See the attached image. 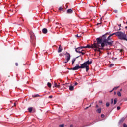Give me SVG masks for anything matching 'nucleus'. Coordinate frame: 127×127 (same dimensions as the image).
<instances>
[{
  "instance_id": "1",
  "label": "nucleus",
  "mask_w": 127,
  "mask_h": 127,
  "mask_svg": "<svg viewBox=\"0 0 127 127\" xmlns=\"http://www.w3.org/2000/svg\"><path fill=\"white\" fill-rule=\"evenodd\" d=\"M113 35H115L114 33L109 35L107 39L103 40V42L101 43V47H105V46H109V45L112 46L113 45V43L114 41H112L111 40V37H112Z\"/></svg>"
},
{
  "instance_id": "2",
  "label": "nucleus",
  "mask_w": 127,
  "mask_h": 127,
  "mask_svg": "<svg viewBox=\"0 0 127 127\" xmlns=\"http://www.w3.org/2000/svg\"><path fill=\"white\" fill-rule=\"evenodd\" d=\"M97 42L96 43H94L93 44L95 45V49H94V51H99V52H101L100 50H103L104 49V47H102V39L100 38H97L96 39ZM102 47V48H100Z\"/></svg>"
},
{
  "instance_id": "3",
  "label": "nucleus",
  "mask_w": 127,
  "mask_h": 127,
  "mask_svg": "<svg viewBox=\"0 0 127 127\" xmlns=\"http://www.w3.org/2000/svg\"><path fill=\"white\" fill-rule=\"evenodd\" d=\"M114 35L118 36V38L121 40H126L127 41V35L125 33H123L122 32H117L114 33Z\"/></svg>"
},
{
  "instance_id": "4",
  "label": "nucleus",
  "mask_w": 127,
  "mask_h": 127,
  "mask_svg": "<svg viewBox=\"0 0 127 127\" xmlns=\"http://www.w3.org/2000/svg\"><path fill=\"white\" fill-rule=\"evenodd\" d=\"M92 61H87L84 62L83 64H81L80 66V69H86V71L88 72L89 71V65L92 64Z\"/></svg>"
},
{
  "instance_id": "5",
  "label": "nucleus",
  "mask_w": 127,
  "mask_h": 127,
  "mask_svg": "<svg viewBox=\"0 0 127 127\" xmlns=\"http://www.w3.org/2000/svg\"><path fill=\"white\" fill-rule=\"evenodd\" d=\"M30 41L31 42V43L34 45V46H35V35H34V33L32 32H30Z\"/></svg>"
},
{
  "instance_id": "6",
  "label": "nucleus",
  "mask_w": 127,
  "mask_h": 127,
  "mask_svg": "<svg viewBox=\"0 0 127 127\" xmlns=\"http://www.w3.org/2000/svg\"><path fill=\"white\" fill-rule=\"evenodd\" d=\"M65 55L66 56L65 59L66 61L64 62V63H68V62L70 61V59H71V55L70 54V53L66 52Z\"/></svg>"
},
{
  "instance_id": "7",
  "label": "nucleus",
  "mask_w": 127,
  "mask_h": 127,
  "mask_svg": "<svg viewBox=\"0 0 127 127\" xmlns=\"http://www.w3.org/2000/svg\"><path fill=\"white\" fill-rule=\"evenodd\" d=\"M79 69H81V67L79 66V64H76V66H75L74 67L70 68L69 69L73 70V71H76V70H79Z\"/></svg>"
},
{
  "instance_id": "8",
  "label": "nucleus",
  "mask_w": 127,
  "mask_h": 127,
  "mask_svg": "<svg viewBox=\"0 0 127 127\" xmlns=\"http://www.w3.org/2000/svg\"><path fill=\"white\" fill-rule=\"evenodd\" d=\"M85 48H95L96 49V45L93 44H92L91 46L90 45H87L86 46H85Z\"/></svg>"
},
{
  "instance_id": "9",
  "label": "nucleus",
  "mask_w": 127,
  "mask_h": 127,
  "mask_svg": "<svg viewBox=\"0 0 127 127\" xmlns=\"http://www.w3.org/2000/svg\"><path fill=\"white\" fill-rule=\"evenodd\" d=\"M75 51L76 52H77V53H80L82 51L81 50V49L79 47H78L77 48H75Z\"/></svg>"
},
{
  "instance_id": "10",
  "label": "nucleus",
  "mask_w": 127,
  "mask_h": 127,
  "mask_svg": "<svg viewBox=\"0 0 127 127\" xmlns=\"http://www.w3.org/2000/svg\"><path fill=\"white\" fill-rule=\"evenodd\" d=\"M62 47L61 46V45H60L59 46V48H58V52L59 53H60V52H62Z\"/></svg>"
},
{
  "instance_id": "11",
  "label": "nucleus",
  "mask_w": 127,
  "mask_h": 127,
  "mask_svg": "<svg viewBox=\"0 0 127 127\" xmlns=\"http://www.w3.org/2000/svg\"><path fill=\"white\" fill-rule=\"evenodd\" d=\"M54 86L55 88H60V85H58L56 82H54Z\"/></svg>"
},
{
  "instance_id": "12",
  "label": "nucleus",
  "mask_w": 127,
  "mask_h": 127,
  "mask_svg": "<svg viewBox=\"0 0 127 127\" xmlns=\"http://www.w3.org/2000/svg\"><path fill=\"white\" fill-rule=\"evenodd\" d=\"M67 13H69L70 14L73 13V10H72V9H68L67 11Z\"/></svg>"
},
{
  "instance_id": "13",
  "label": "nucleus",
  "mask_w": 127,
  "mask_h": 127,
  "mask_svg": "<svg viewBox=\"0 0 127 127\" xmlns=\"http://www.w3.org/2000/svg\"><path fill=\"white\" fill-rule=\"evenodd\" d=\"M47 29L46 28H44L42 30V32L44 33V34H46V33H47Z\"/></svg>"
},
{
  "instance_id": "14",
  "label": "nucleus",
  "mask_w": 127,
  "mask_h": 127,
  "mask_svg": "<svg viewBox=\"0 0 127 127\" xmlns=\"http://www.w3.org/2000/svg\"><path fill=\"white\" fill-rule=\"evenodd\" d=\"M102 111V108H100L96 110V112L98 113V114H101V112Z\"/></svg>"
},
{
  "instance_id": "15",
  "label": "nucleus",
  "mask_w": 127,
  "mask_h": 127,
  "mask_svg": "<svg viewBox=\"0 0 127 127\" xmlns=\"http://www.w3.org/2000/svg\"><path fill=\"white\" fill-rule=\"evenodd\" d=\"M32 97L33 98H38V97H40V95L39 94H35L34 95H32Z\"/></svg>"
},
{
  "instance_id": "16",
  "label": "nucleus",
  "mask_w": 127,
  "mask_h": 127,
  "mask_svg": "<svg viewBox=\"0 0 127 127\" xmlns=\"http://www.w3.org/2000/svg\"><path fill=\"white\" fill-rule=\"evenodd\" d=\"M70 91H74V86L71 85L69 86Z\"/></svg>"
},
{
  "instance_id": "17",
  "label": "nucleus",
  "mask_w": 127,
  "mask_h": 127,
  "mask_svg": "<svg viewBox=\"0 0 127 127\" xmlns=\"http://www.w3.org/2000/svg\"><path fill=\"white\" fill-rule=\"evenodd\" d=\"M33 108L32 107H29L28 108V111L29 112V113H31L32 112Z\"/></svg>"
},
{
  "instance_id": "18",
  "label": "nucleus",
  "mask_w": 127,
  "mask_h": 127,
  "mask_svg": "<svg viewBox=\"0 0 127 127\" xmlns=\"http://www.w3.org/2000/svg\"><path fill=\"white\" fill-rule=\"evenodd\" d=\"M75 61H76V58H73L72 60V65H74V63H75Z\"/></svg>"
},
{
  "instance_id": "19",
  "label": "nucleus",
  "mask_w": 127,
  "mask_h": 127,
  "mask_svg": "<svg viewBox=\"0 0 127 127\" xmlns=\"http://www.w3.org/2000/svg\"><path fill=\"white\" fill-rule=\"evenodd\" d=\"M47 86L49 87V88H51V83L50 82H48Z\"/></svg>"
},
{
  "instance_id": "20",
  "label": "nucleus",
  "mask_w": 127,
  "mask_h": 127,
  "mask_svg": "<svg viewBox=\"0 0 127 127\" xmlns=\"http://www.w3.org/2000/svg\"><path fill=\"white\" fill-rule=\"evenodd\" d=\"M117 94V96H118V97H121V96H122V94H121V92H120V91H118Z\"/></svg>"
},
{
  "instance_id": "21",
  "label": "nucleus",
  "mask_w": 127,
  "mask_h": 127,
  "mask_svg": "<svg viewBox=\"0 0 127 127\" xmlns=\"http://www.w3.org/2000/svg\"><path fill=\"white\" fill-rule=\"evenodd\" d=\"M117 104V98H115L114 100V105H116Z\"/></svg>"
},
{
  "instance_id": "22",
  "label": "nucleus",
  "mask_w": 127,
  "mask_h": 127,
  "mask_svg": "<svg viewBox=\"0 0 127 127\" xmlns=\"http://www.w3.org/2000/svg\"><path fill=\"white\" fill-rule=\"evenodd\" d=\"M119 87L120 86L115 87L113 88V90L114 91L115 90H117V89H118Z\"/></svg>"
},
{
  "instance_id": "23",
  "label": "nucleus",
  "mask_w": 127,
  "mask_h": 127,
  "mask_svg": "<svg viewBox=\"0 0 127 127\" xmlns=\"http://www.w3.org/2000/svg\"><path fill=\"white\" fill-rule=\"evenodd\" d=\"M124 121H125V118H122L121 120H120V123H123V122H124Z\"/></svg>"
},
{
  "instance_id": "24",
  "label": "nucleus",
  "mask_w": 127,
  "mask_h": 127,
  "mask_svg": "<svg viewBox=\"0 0 127 127\" xmlns=\"http://www.w3.org/2000/svg\"><path fill=\"white\" fill-rule=\"evenodd\" d=\"M64 126L65 125L64 124H61L59 125V127H64Z\"/></svg>"
},
{
  "instance_id": "25",
  "label": "nucleus",
  "mask_w": 127,
  "mask_h": 127,
  "mask_svg": "<svg viewBox=\"0 0 127 127\" xmlns=\"http://www.w3.org/2000/svg\"><path fill=\"white\" fill-rule=\"evenodd\" d=\"M79 48L80 49H83V48H86V47L85 46H81V47H79Z\"/></svg>"
},
{
  "instance_id": "26",
  "label": "nucleus",
  "mask_w": 127,
  "mask_h": 127,
  "mask_svg": "<svg viewBox=\"0 0 127 127\" xmlns=\"http://www.w3.org/2000/svg\"><path fill=\"white\" fill-rule=\"evenodd\" d=\"M114 103V99H111V105Z\"/></svg>"
},
{
  "instance_id": "27",
  "label": "nucleus",
  "mask_w": 127,
  "mask_h": 127,
  "mask_svg": "<svg viewBox=\"0 0 127 127\" xmlns=\"http://www.w3.org/2000/svg\"><path fill=\"white\" fill-rule=\"evenodd\" d=\"M62 9H63V8H62V6H61V7H60L59 8V10H60V11L62 10Z\"/></svg>"
},
{
  "instance_id": "28",
  "label": "nucleus",
  "mask_w": 127,
  "mask_h": 127,
  "mask_svg": "<svg viewBox=\"0 0 127 127\" xmlns=\"http://www.w3.org/2000/svg\"><path fill=\"white\" fill-rule=\"evenodd\" d=\"M76 36L77 37H81V35H80V34H77L76 35Z\"/></svg>"
},
{
  "instance_id": "29",
  "label": "nucleus",
  "mask_w": 127,
  "mask_h": 127,
  "mask_svg": "<svg viewBox=\"0 0 127 127\" xmlns=\"http://www.w3.org/2000/svg\"><path fill=\"white\" fill-rule=\"evenodd\" d=\"M110 106V103L109 102L106 103V107H109Z\"/></svg>"
},
{
  "instance_id": "30",
  "label": "nucleus",
  "mask_w": 127,
  "mask_h": 127,
  "mask_svg": "<svg viewBox=\"0 0 127 127\" xmlns=\"http://www.w3.org/2000/svg\"><path fill=\"white\" fill-rule=\"evenodd\" d=\"M120 109H121V107L118 106V107H117V110L118 111H119V110H120Z\"/></svg>"
},
{
  "instance_id": "31",
  "label": "nucleus",
  "mask_w": 127,
  "mask_h": 127,
  "mask_svg": "<svg viewBox=\"0 0 127 127\" xmlns=\"http://www.w3.org/2000/svg\"><path fill=\"white\" fill-rule=\"evenodd\" d=\"M123 127H127V124H126L125 123L123 124Z\"/></svg>"
},
{
  "instance_id": "32",
  "label": "nucleus",
  "mask_w": 127,
  "mask_h": 127,
  "mask_svg": "<svg viewBox=\"0 0 127 127\" xmlns=\"http://www.w3.org/2000/svg\"><path fill=\"white\" fill-rule=\"evenodd\" d=\"M91 105L90 106H89L88 107H87L85 108V110H87V109H89V108L91 107Z\"/></svg>"
},
{
  "instance_id": "33",
  "label": "nucleus",
  "mask_w": 127,
  "mask_h": 127,
  "mask_svg": "<svg viewBox=\"0 0 127 127\" xmlns=\"http://www.w3.org/2000/svg\"><path fill=\"white\" fill-rule=\"evenodd\" d=\"M49 99H52L53 98V96L52 95L49 96Z\"/></svg>"
},
{
  "instance_id": "34",
  "label": "nucleus",
  "mask_w": 127,
  "mask_h": 127,
  "mask_svg": "<svg viewBox=\"0 0 127 127\" xmlns=\"http://www.w3.org/2000/svg\"><path fill=\"white\" fill-rule=\"evenodd\" d=\"M95 108H96V109H98V108H99V105H98V104H96Z\"/></svg>"
},
{
  "instance_id": "35",
  "label": "nucleus",
  "mask_w": 127,
  "mask_h": 127,
  "mask_svg": "<svg viewBox=\"0 0 127 127\" xmlns=\"http://www.w3.org/2000/svg\"><path fill=\"white\" fill-rule=\"evenodd\" d=\"M81 53L82 55H84L85 54V53L83 52H81V53Z\"/></svg>"
},
{
  "instance_id": "36",
  "label": "nucleus",
  "mask_w": 127,
  "mask_h": 127,
  "mask_svg": "<svg viewBox=\"0 0 127 127\" xmlns=\"http://www.w3.org/2000/svg\"><path fill=\"white\" fill-rule=\"evenodd\" d=\"M113 66H114V64H111L110 65V67H113Z\"/></svg>"
},
{
  "instance_id": "37",
  "label": "nucleus",
  "mask_w": 127,
  "mask_h": 127,
  "mask_svg": "<svg viewBox=\"0 0 127 127\" xmlns=\"http://www.w3.org/2000/svg\"><path fill=\"white\" fill-rule=\"evenodd\" d=\"M101 118H104V114H101Z\"/></svg>"
},
{
  "instance_id": "38",
  "label": "nucleus",
  "mask_w": 127,
  "mask_h": 127,
  "mask_svg": "<svg viewBox=\"0 0 127 127\" xmlns=\"http://www.w3.org/2000/svg\"><path fill=\"white\" fill-rule=\"evenodd\" d=\"M59 55H60V56H61H61H63V54H61V53Z\"/></svg>"
},
{
  "instance_id": "39",
  "label": "nucleus",
  "mask_w": 127,
  "mask_h": 127,
  "mask_svg": "<svg viewBox=\"0 0 127 127\" xmlns=\"http://www.w3.org/2000/svg\"><path fill=\"white\" fill-rule=\"evenodd\" d=\"M15 65H16V66H18V64L17 63H15Z\"/></svg>"
},
{
  "instance_id": "40",
  "label": "nucleus",
  "mask_w": 127,
  "mask_h": 127,
  "mask_svg": "<svg viewBox=\"0 0 127 127\" xmlns=\"http://www.w3.org/2000/svg\"><path fill=\"white\" fill-rule=\"evenodd\" d=\"M75 86H77V85H78V83L77 82H75V84H74Z\"/></svg>"
},
{
  "instance_id": "41",
  "label": "nucleus",
  "mask_w": 127,
  "mask_h": 127,
  "mask_svg": "<svg viewBox=\"0 0 127 127\" xmlns=\"http://www.w3.org/2000/svg\"><path fill=\"white\" fill-rule=\"evenodd\" d=\"M70 127H74V126L73 125V124H71V125H70Z\"/></svg>"
},
{
  "instance_id": "42",
  "label": "nucleus",
  "mask_w": 127,
  "mask_h": 127,
  "mask_svg": "<svg viewBox=\"0 0 127 127\" xmlns=\"http://www.w3.org/2000/svg\"><path fill=\"white\" fill-rule=\"evenodd\" d=\"M100 104H102L103 102L102 101H99Z\"/></svg>"
},
{
  "instance_id": "43",
  "label": "nucleus",
  "mask_w": 127,
  "mask_h": 127,
  "mask_svg": "<svg viewBox=\"0 0 127 127\" xmlns=\"http://www.w3.org/2000/svg\"><path fill=\"white\" fill-rule=\"evenodd\" d=\"M101 23H97V25H99L101 24Z\"/></svg>"
},
{
  "instance_id": "44",
  "label": "nucleus",
  "mask_w": 127,
  "mask_h": 127,
  "mask_svg": "<svg viewBox=\"0 0 127 127\" xmlns=\"http://www.w3.org/2000/svg\"><path fill=\"white\" fill-rule=\"evenodd\" d=\"M113 91H114V90L112 89V90H111V91H110V93H112V92H113Z\"/></svg>"
},
{
  "instance_id": "45",
  "label": "nucleus",
  "mask_w": 127,
  "mask_h": 127,
  "mask_svg": "<svg viewBox=\"0 0 127 127\" xmlns=\"http://www.w3.org/2000/svg\"><path fill=\"white\" fill-rule=\"evenodd\" d=\"M116 94H117V93L116 92V91H115V92H114V95H116Z\"/></svg>"
},
{
  "instance_id": "46",
  "label": "nucleus",
  "mask_w": 127,
  "mask_h": 127,
  "mask_svg": "<svg viewBox=\"0 0 127 127\" xmlns=\"http://www.w3.org/2000/svg\"><path fill=\"white\" fill-rule=\"evenodd\" d=\"M115 12L116 13H117L118 12V11L115 10Z\"/></svg>"
},
{
  "instance_id": "47",
  "label": "nucleus",
  "mask_w": 127,
  "mask_h": 127,
  "mask_svg": "<svg viewBox=\"0 0 127 127\" xmlns=\"http://www.w3.org/2000/svg\"><path fill=\"white\" fill-rule=\"evenodd\" d=\"M14 106H16V103H14Z\"/></svg>"
},
{
  "instance_id": "48",
  "label": "nucleus",
  "mask_w": 127,
  "mask_h": 127,
  "mask_svg": "<svg viewBox=\"0 0 127 127\" xmlns=\"http://www.w3.org/2000/svg\"><path fill=\"white\" fill-rule=\"evenodd\" d=\"M120 52H123V50L121 49V50H120Z\"/></svg>"
},
{
  "instance_id": "49",
  "label": "nucleus",
  "mask_w": 127,
  "mask_h": 127,
  "mask_svg": "<svg viewBox=\"0 0 127 127\" xmlns=\"http://www.w3.org/2000/svg\"><path fill=\"white\" fill-rule=\"evenodd\" d=\"M121 26H122V24H120L119 25V27H121Z\"/></svg>"
},
{
  "instance_id": "50",
  "label": "nucleus",
  "mask_w": 127,
  "mask_h": 127,
  "mask_svg": "<svg viewBox=\"0 0 127 127\" xmlns=\"http://www.w3.org/2000/svg\"><path fill=\"white\" fill-rule=\"evenodd\" d=\"M79 57H80V56L77 57L76 58H79Z\"/></svg>"
},
{
  "instance_id": "51",
  "label": "nucleus",
  "mask_w": 127,
  "mask_h": 127,
  "mask_svg": "<svg viewBox=\"0 0 127 127\" xmlns=\"http://www.w3.org/2000/svg\"><path fill=\"white\" fill-rule=\"evenodd\" d=\"M56 24H59V23H56Z\"/></svg>"
},
{
  "instance_id": "52",
  "label": "nucleus",
  "mask_w": 127,
  "mask_h": 127,
  "mask_svg": "<svg viewBox=\"0 0 127 127\" xmlns=\"http://www.w3.org/2000/svg\"><path fill=\"white\" fill-rule=\"evenodd\" d=\"M120 92H122V89H121L120 90Z\"/></svg>"
},
{
  "instance_id": "53",
  "label": "nucleus",
  "mask_w": 127,
  "mask_h": 127,
  "mask_svg": "<svg viewBox=\"0 0 127 127\" xmlns=\"http://www.w3.org/2000/svg\"><path fill=\"white\" fill-rule=\"evenodd\" d=\"M58 85H59L60 86V83H59L58 84Z\"/></svg>"
},
{
  "instance_id": "54",
  "label": "nucleus",
  "mask_w": 127,
  "mask_h": 127,
  "mask_svg": "<svg viewBox=\"0 0 127 127\" xmlns=\"http://www.w3.org/2000/svg\"><path fill=\"white\" fill-rule=\"evenodd\" d=\"M82 51H84V50H81V52H82Z\"/></svg>"
},
{
  "instance_id": "55",
  "label": "nucleus",
  "mask_w": 127,
  "mask_h": 127,
  "mask_svg": "<svg viewBox=\"0 0 127 127\" xmlns=\"http://www.w3.org/2000/svg\"><path fill=\"white\" fill-rule=\"evenodd\" d=\"M118 30H121V28H120L119 29H118Z\"/></svg>"
},
{
  "instance_id": "56",
  "label": "nucleus",
  "mask_w": 127,
  "mask_h": 127,
  "mask_svg": "<svg viewBox=\"0 0 127 127\" xmlns=\"http://www.w3.org/2000/svg\"><path fill=\"white\" fill-rule=\"evenodd\" d=\"M56 28H58V27H56Z\"/></svg>"
},
{
  "instance_id": "57",
  "label": "nucleus",
  "mask_w": 127,
  "mask_h": 127,
  "mask_svg": "<svg viewBox=\"0 0 127 127\" xmlns=\"http://www.w3.org/2000/svg\"><path fill=\"white\" fill-rule=\"evenodd\" d=\"M105 0H103V1H105Z\"/></svg>"
},
{
  "instance_id": "58",
  "label": "nucleus",
  "mask_w": 127,
  "mask_h": 127,
  "mask_svg": "<svg viewBox=\"0 0 127 127\" xmlns=\"http://www.w3.org/2000/svg\"><path fill=\"white\" fill-rule=\"evenodd\" d=\"M66 6H67V5H66ZM67 8L68 7V6H67V7H66Z\"/></svg>"
},
{
  "instance_id": "59",
  "label": "nucleus",
  "mask_w": 127,
  "mask_h": 127,
  "mask_svg": "<svg viewBox=\"0 0 127 127\" xmlns=\"http://www.w3.org/2000/svg\"><path fill=\"white\" fill-rule=\"evenodd\" d=\"M122 0L125 1V0Z\"/></svg>"
}]
</instances>
